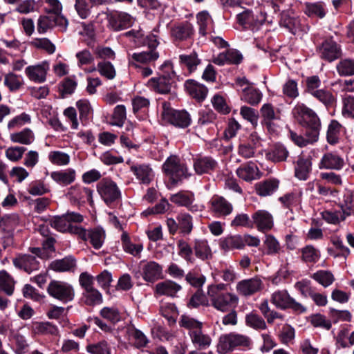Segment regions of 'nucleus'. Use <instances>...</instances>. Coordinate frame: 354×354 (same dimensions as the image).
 <instances>
[{
    "label": "nucleus",
    "mask_w": 354,
    "mask_h": 354,
    "mask_svg": "<svg viewBox=\"0 0 354 354\" xmlns=\"http://www.w3.org/2000/svg\"><path fill=\"white\" fill-rule=\"evenodd\" d=\"M121 245L126 253L134 257H140L143 250V245L142 243H133L126 232H123L121 235Z\"/></svg>",
    "instance_id": "nucleus-37"
},
{
    "label": "nucleus",
    "mask_w": 354,
    "mask_h": 354,
    "mask_svg": "<svg viewBox=\"0 0 354 354\" xmlns=\"http://www.w3.org/2000/svg\"><path fill=\"white\" fill-rule=\"evenodd\" d=\"M83 216L75 212H67L60 216H54L45 219L48 224L57 231L66 233L76 234V228H80V226L74 223H80L83 221Z\"/></svg>",
    "instance_id": "nucleus-3"
},
{
    "label": "nucleus",
    "mask_w": 354,
    "mask_h": 354,
    "mask_svg": "<svg viewBox=\"0 0 354 354\" xmlns=\"http://www.w3.org/2000/svg\"><path fill=\"white\" fill-rule=\"evenodd\" d=\"M301 261L306 264H315L321 258L320 250L313 245H306L299 250Z\"/></svg>",
    "instance_id": "nucleus-34"
},
{
    "label": "nucleus",
    "mask_w": 354,
    "mask_h": 354,
    "mask_svg": "<svg viewBox=\"0 0 354 354\" xmlns=\"http://www.w3.org/2000/svg\"><path fill=\"white\" fill-rule=\"evenodd\" d=\"M160 313L168 320L169 324H173L176 322L177 309L174 304H162L160 307Z\"/></svg>",
    "instance_id": "nucleus-58"
},
{
    "label": "nucleus",
    "mask_w": 354,
    "mask_h": 354,
    "mask_svg": "<svg viewBox=\"0 0 354 354\" xmlns=\"http://www.w3.org/2000/svg\"><path fill=\"white\" fill-rule=\"evenodd\" d=\"M219 245L225 252L240 250L244 248V241L241 235L228 236L221 239Z\"/></svg>",
    "instance_id": "nucleus-41"
},
{
    "label": "nucleus",
    "mask_w": 354,
    "mask_h": 354,
    "mask_svg": "<svg viewBox=\"0 0 354 354\" xmlns=\"http://www.w3.org/2000/svg\"><path fill=\"white\" fill-rule=\"evenodd\" d=\"M86 350L90 354H111V348L105 340L90 344L86 346Z\"/></svg>",
    "instance_id": "nucleus-63"
},
{
    "label": "nucleus",
    "mask_w": 354,
    "mask_h": 354,
    "mask_svg": "<svg viewBox=\"0 0 354 354\" xmlns=\"http://www.w3.org/2000/svg\"><path fill=\"white\" fill-rule=\"evenodd\" d=\"M252 228L254 227L261 232H267L271 230L274 226L272 215L266 210L259 209L252 215Z\"/></svg>",
    "instance_id": "nucleus-17"
},
{
    "label": "nucleus",
    "mask_w": 354,
    "mask_h": 354,
    "mask_svg": "<svg viewBox=\"0 0 354 354\" xmlns=\"http://www.w3.org/2000/svg\"><path fill=\"white\" fill-rule=\"evenodd\" d=\"M263 243L266 248V254L267 255H276L282 251L279 242L272 234L266 235Z\"/></svg>",
    "instance_id": "nucleus-55"
},
{
    "label": "nucleus",
    "mask_w": 354,
    "mask_h": 354,
    "mask_svg": "<svg viewBox=\"0 0 354 354\" xmlns=\"http://www.w3.org/2000/svg\"><path fill=\"white\" fill-rule=\"evenodd\" d=\"M194 255L202 261H207L212 258L210 246L205 239H195L193 241Z\"/></svg>",
    "instance_id": "nucleus-36"
},
{
    "label": "nucleus",
    "mask_w": 354,
    "mask_h": 354,
    "mask_svg": "<svg viewBox=\"0 0 354 354\" xmlns=\"http://www.w3.org/2000/svg\"><path fill=\"white\" fill-rule=\"evenodd\" d=\"M259 308L262 315L267 319L268 324H272L276 319H283V316L280 313L270 310L267 300L262 301Z\"/></svg>",
    "instance_id": "nucleus-62"
},
{
    "label": "nucleus",
    "mask_w": 354,
    "mask_h": 354,
    "mask_svg": "<svg viewBox=\"0 0 354 354\" xmlns=\"http://www.w3.org/2000/svg\"><path fill=\"white\" fill-rule=\"evenodd\" d=\"M15 282L5 270L0 272V289L6 295H11L14 291Z\"/></svg>",
    "instance_id": "nucleus-61"
},
{
    "label": "nucleus",
    "mask_w": 354,
    "mask_h": 354,
    "mask_svg": "<svg viewBox=\"0 0 354 354\" xmlns=\"http://www.w3.org/2000/svg\"><path fill=\"white\" fill-rule=\"evenodd\" d=\"M245 324L248 326L257 330L267 328L265 320L260 315L254 313L246 315Z\"/></svg>",
    "instance_id": "nucleus-54"
},
{
    "label": "nucleus",
    "mask_w": 354,
    "mask_h": 354,
    "mask_svg": "<svg viewBox=\"0 0 354 354\" xmlns=\"http://www.w3.org/2000/svg\"><path fill=\"white\" fill-rule=\"evenodd\" d=\"M336 70L341 77L354 75V59H342L336 65Z\"/></svg>",
    "instance_id": "nucleus-50"
},
{
    "label": "nucleus",
    "mask_w": 354,
    "mask_h": 354,
    "mask_svg": "<svg viewBox=\"0 0 354 354\" xmlns=\"http://www.w3.org/2000/svg\"><path fill=\"white\" fill-rule=\"evenodd\" d=\"M162 169L172 185L181 184L185 179L192 176L187 166L176 156L168 157L163 163Z\"/></svg>",
    "instance_id": "nucleus-2"
},
{
    "label": "nucleus",
    "mask_w": 354,
    "mask_h": 354,
    "mask_svg": "<svg viewBox=\"0 0 354 354\" xmlns=\"http://www.w3.org/2000/svg\"><path fill=\"white\" fill-rule=\"evenodd\" d=\"M130 171L141 184L149 185L155 177L153 169L149 164H133L130 166Z\"/></svg>",
    "instance_id": "nucleus-20"
},
{
    "label": "nucleus",
    "mask_w": 354,
    "mask_h": 354,
    "mask_svg": "<svg viewBox=\"0 0 354 354\" xmlns=\"http://www.w3.org/2000/svg\"><path fill=\"white\" fill-rule=\"evenodd\" d=\"M193 24L188 21L174 24L170 28L171 37L176 41H184L192 39L194 35Z\"/></svg>",
    "instance_id": "nucleus-15"
},
{
    "label": "nucleus",
    "mask_w": 354,
    "mask_h": 354,
    "mask_svg": "<svg viewBox=\"0 0 354 354\" xmlns=\"http://www.w3.org/2000/svg\"><path fill=\"white\" fill-rule=\"evenodd\" d=\"M97 190L104 202L109 207H115L121 201L122 194L115 182L109 178H103L97 184Z\"/></svg>",
    "instance_id": "nucleus-7"
},
{
    "label": "nucleus",
    "mask_w": 354,
    "mask_h": 354,
    "mask_svg": "<svg viewBox=\"0 0 354 354\" xmlns=\"http://www.w3.org/2000/svg\"><path fill=\"white\" fill-rule=\"evenodd\" d=\"M292 115L300 126L310 132L313 140L319 136L322 123L315 111L303 103H297L292 110Z\"/></svg>",
    "instance_id": "nucleus-1"
},
{
    "label": "nucleus",
    "mask_w": 354,
    "mask_h": 354,
    "mask_svg": "<svg viewBox=\"0 0 354 354\" xmlns=\"http://www.w3.org/2000/svg\"><path fill=\"white\" fill-rule=\"evenodd\" d=\"M311 278L325 288L330 286L335 281L333 274L326 270H317L311 275Z\"/></svg>",
    "instance_id": "nucleus-51"
},
{
    "label": "nucleus",
    "mask_w": 354,
    "mask_h": 354,
    "mask_svg": "<svg viewBox=\"0 0 354 354\" xmlns=\"http://www.w3.org/2000/svg\"><path fill=\"white\" fill-rule=\"evenodd\" d=\"M209 209L216 217H226L233 211V205L223 196L214 195L209 202Z\"/></svg>",
    "instance_id": "nucleus-16"
},
{
    "label": "nucleus",
    "mask_w": 354,
    "mask_h": 354,
    "mask_svg": "<svg viewBox=\"0 0 354 354\" xmlns=\"http://www.w3.org/2000/svg\"><path fill=\"white\" fill-rule=\"evenodd\" d=\"M345 165V162L337 152H328L323 155L319 167L320 169L330 170H341Z\"/></svg>",
    "instance_id": "nucleus-23"
},
{
    "label": "nucleus",
    "mask_w": 354,
    "mask_h": 354,
    "mask_svg": "<svg viewBox=\"0 0 354 354\" xmlns=\"http://www.w3.org/2000/svg\"><path fill=\"white\" fill-rule=\"evenodd\" d=\"M237 176L242 180L251 182L261 177V172L256 163L250 161L241 165L236 171Z\"/></svg>",
    "instance_id": "nucleus-28"
},
{
    "label": "nucleus",
    "mask_w": 354,
    "mask_h": 354,
    "mask_svg": "<svg viewBox=\"0 0 354 354\" xmlns=\"http://www.w3.org/2000/svg\"><path fill=\"white\" fill-rule=\"evenodd\" d=\"M50 178L59 185L67 186L73 183L76 179V171L73 168L52 171Z\"/></svg>",
    "instance_id": "nucleus-32"
},
{
    "label": "nucleus",
    "mask_w": 354,
    "mask_h": 354,
    "mask_svg": "<svg viewBox=\"0 0 354 354\" xmlns=\"http://www.w3.org/2000/svg\"><path fill=\"white\" fill-rule=\"evenodd\" d=\"M178 249V255L186 262L193 263L195 261L194 257V248L189 243L183 239H180L177 242Z\"/></svg>",
    "instance_id": "nucleus-48"
},
{
    "label": "nucleus",
    "mask_w": 354,
    "mask_h": 354,
    "mask_svg": "<svg viewBox=\"0 0 354 354\" xmlns=\"http://www.w3.org/2000/svg\"><path fill=\"white\" fill-rule=\"evenodd\" d=\"M208 297L212 306L217 310L223 313L234 309L239 304L238 296L229 292L209 295Z\"/></svg>",
    "instance_id": "nucleus-11"
},
{
    "label": "nucleus",
    "mask_w": 354,
    "mask_h": 354,
    "mask_svg": "<svg viewBox=\"0 0 354 354\" xmlns=\"http://www.w3.org/2000/svg\"><path fill=\"white\" fill-rule=\"evenodd\" d=\"M109 24L114 31H120L131 27L133 24V18L124 12L115 11L109 15Z\"/></svg>",
    "instance_id": "nucleus-18"
},
{
    "label": "nucleus",
    "mask_w": 354,
    "mask_h": 354,
    "mask_svg": "<svg viewBox=\"0 0 354 354\" xmlns=\"http://www.w3.org/2000/svg\"><path fill=\"white\" fill-rule=\"evenodd\" d=\"M263 94L258 88L248 86L243 89L241 99L252 106H256L260 103Z\"/></svg>",
    "instance_id": "nucleus-42"
},
{
    "label": "nucleus",
    "mask_w": 354,
    "mask_h": 354,
    "mask_svg": "<svg viewBox=\"0 0 354 354\" xmlns=\"http://www.w3.org/2000/svg\"><path fill=\"white\" fill-rule=\"evenodd\" d=\"M97 71L107 80H113L116 75L113 65L108 61H101L97 64Z\"/></svg>",
    "instance_id": "nucleus-64"
},
{
    "label": "nucleus",
    "mask_w": 354,
    "mask_h": 354,
    "mask_svg": "<svg viewBox=\"0 0 354 354\" xmlns=\"http://www.w3.org/2000/svg\"><path fill=\"white\" fill-rule=\"evenodd\" d=\"M69 199L74 203L91 202L93 190L88 187H84L79 185L71 186L66 194Z\"/></svg>",
    "instance_id": "nucleus-24"
},
{
    "label": "nucleus",
    "mask_w": 354,
    "mask_h": 354,
    "mask_svg": "<svg viewBox=\"0 0 354 354\" xmlns=\"http://www.w3.org/2000/svg\"><path fill=\"white\" fill-rule=\"evenodd\" d=\"M301 192H292L279 198V201L286 208L296 206L301 202Z\"/></svg>",
    "instance_id": "nucleus-56"
},
{
    "label": "nucleus",
    "mask_w": 354,
    "mask_h": 354,
    "mask_svg": "<svg viewBox=\"0 0 354 354\" xmlns=\"http://www.w3.org/2000/svg\"><path fill=\"white\" fill-rule=\"evenodd\" d=\"M48 157L52 164L58 166L67 165L70 162V156L61 151H52Z\"/></svg>",
    "instance_id": "nucleus-59"
},
{
    "label": "nucleus",
    "mask_w": 354,
    "mask_h": 354,
    "mask_svg": "<svg viewBox=\"0 0 354 354\" xmlns=\"http://www.w3.org/2000/svg\"><path fill=\"white\" fill-rule=\"evenodd\" d=\"M189 337L194 347L199 350L207 349L212 344L211 337L205 333L203 328L190 334Z\"/></svg>",
    "instance_id": "nucleus-40"
},
{
    "label": "nucleus",
    "mask_w": 354,
    "mask_h": 354,
    "mask_svg": "<svg viewBox=\"0 0 354 354\" xmlns=\"http://www.w3.org/2000/svg\"><path fill=\"white\" fill-rule=\"evenodd\" d=\"M316 52L321 59L330 63L339 59L342 55L341 45L332 37L325 39L318 44L316 46Z\"/></svg>",
    "instance_id": "nucleus-10"
},
{
    "label": "nucleus",
    "mask_w": 354,
    "mask_h": 354,
    "mask_svg": "<svg viewBox=\"0 0 354 354\" xmlns=\"http://www.w3.org/2000/svg\"><path fill=\"white\" fill-rule=\"evenodd\" d=\"M311 171V162L308 159L299 157L295 168V176L301 180H306L308 178Z\"/></svg>",
    "instance_id": "nucleus-45"
},
{
    "label": "nucleus",
    "mask_w": 354,
    "mask_h": 354,
    "mask_svg": "<svg viewBox=\"0 0 354 354\" xmlns=\"http://www.w3.org/2000/svg\"><path fill=\"white\" fill-rule=\"evenodd\" d=\"M75 267L76 260L72 256H68L62 259L55 260L50 264V268L51 270L59 272L73 271Z\"/></svg>",
    "instance_id": "nucleus-39"
},
{
    "label": "nucleus",
    "mask_w": 354,
    "mask_h": 354,
    "mask_svg": "<svg viewBox=\"0 0 354 354\" xmlns=\"http://www.w3.org/2000/svg\"><path fill=\"white\" fill-rule=\"evenodd\" d=\"M261 124L269 131L272 129L274 122L281 119V111L270 103H266L260 109Z\"/></svg>",
    "instance_id": "nucleus-22"
},
{
    "label": "nucleus",
    "mask_w": 354,
    "mask_h": 354,
    "mask_svg": "<svg viewBox=\"0 0 354 354\" xmlns=\"http://www.w3.org/2000/svg\"><path fill=\"white\" fill-rule=\"evenodd\" d=\"M75 230H76V234L79 238L88 241L95 250H99L102 247L106 239V233L102 227H95L86 230L80 227Z\"/></svg>",
    "instance_id": "nucleus-12"
},
{
    "label": "nucleus",
    "mask_w": 354,
    "mask_h": 354,
    "mask_svg": "<svg viewBox=\"0 0 354 354\" xmlns=\"http://www.w3.org/2000/svg\"><path fill=\"white\" fill-rule=\"evenodd\" d=\"M169 200L178 206L185 207L193 213L202 212L205 207L201 204H194V194L191 191H180L171 195Z\"/></svg>",
    "instance_id": "nucleus-13"
},
{
    "label": "nucleus",
    "mask_w": 354,
    "mask_h": 354,
    "mask_svg": "<svg viewBox=\"0 0 354 354\" xmlns=\"http://www.w3.org/2000/svg\"><path fill=\"white\" fill-rule=\"evenodd\" d=\"M263 283L258 277L240 281L236 284V291L241 295L250 296L261 289Z\"/></svg>",
    "instance_id": "nucleus-26"
},
{
    "label": "nucleus",
    "mask_w": 354,
    "mask_h": 354,
    "mask_svg": "<svg viewBox=\"0 0 354 354\" xmlns=\"http://www.w3.org/2000/svg\"><path fill=\"white\" fill-rule=\"evenodd\" d=\"M179 326L188 330L189 336L203 327V323L189 315H183L178 322Z\"/></svg>",
    "instance_id": "nucleus-46"
},
{
    "label": "nucleus",
    "mask_w": 354,
    "mask_h": 354,
    "mask_svg": "<svg viewBox=\"0 0 354 354\" xmlns=\"http://www.w3.org/2000/svg\"><path fill=\"white\" fill-rule=\"evenodd\" d=\"M271 302L279 309H290L297 314L305 313L307 310L306 306L291 297L286 290H277L272 293Z\"/></svg>",
    "instance_id": "nucleus-9"
},
{
    "label": "nucleus",
    "mask_w": 354,
    "mask_h": 354,
    "mask_svg": "<svg viewBox=\"0 0 354 354\" xmlns=\"http://www.w3.org/2000/svg\"><path fill=\"white\" fill-rule=\"evenodd\" d=\"M162 109V120L176 128L185 129L192 123L191 115L187 111L174 109L169 102H163Z\"/></svg>",
    "instance_id": "nucleus-6"
},
{
    "label": "nucleus",
    "mask_w": 354,
    "mask_h": 354,
    "mask_svg": "<svg viewBox=\"0 0 354 354\" xmlns=\"http://www.w3.org/2000/svg\"><path fill=\"white\" fill-rule=\"evenodd\" d=\"M177 221L178 222V229L180 233L188 235L193 230V218L192 216L186 212L180 213L176 217Z\"/></svg>",
    "instance_id": "nucleus-49"
},
{
    "label": "nucleus",
    "mask_w": 354,
    "mask_h": 354,
    "mask_svg": "<svg viewBox=\"0 0 354 354\" xmlns=\"http://www.w3.org/2000/svg\"><path fill=\"white\" fill-rule=\"evenodd\" d=\"M279 186V180L269 178L256 184V192L259 196L265 197L274 193L278 189Z\"/></svg>",
    "instance_id": "nucleus-38"
},
{
    "label": "nucleus",
    "mask_w": 354,
    "mask_h": 354,
    "mask_svg": "<svg viewBox=\"0 0 354 354\" xmlns=\"http://www.w3.org/2000/svg\"><path fill=\"white\" fill-rule=\"evenodd\" d=\"M343 126L336 120H331L326 131V140L332 145L339 142Z\"/></svg>",
    "instance_id": "nucleus-43"
},
{
    "label": "nucleus",
    "mask_w": 354,
    "mask_h": 354,
    "mask_svg": "<svg viewBox=\"0 0 354 354\" xmlns=\"http://www.w3.org/2000/svg\"><path fill=\"white\" fill-rule=\"evenodd\" d=\"M195 173L198 175L210 174L218 167L217 161L209 156L196 155L192 158Z\"/></svg>",
    "instance_id": "nucleus-14"
},
{
    "label": "nucleus",
    "mask_w": 354,
    "mask_h": 354,
    "mask_svg": "<svg viewBox=\"0 0 354 354\" xmlns=\"http://www.w3.org/2000/svg\"><path fill=\"white\" fill-rule=\"evenodd\" d=\"M46 290L49 296L63 304L72 301L75 295L73 286L64 281L51 280Z\"/></svg>",
    "instance_id": "nucleus-8"
},
{
    "label": "nucleus",
    "mask_w": 354,
    "mask_h": 354,
    "mask_svg": "<svg viewBox=\"0 0 354 354\" xmlns=\"http://www.w3.org/2000/svg\"><path fill=\"white\" fill-rule=\"evenodd\" d=\"M162 267L157 262L151 261L142 268V277L145 281L154 282L162 277Z\"/></svg>",
    "instance_id": "nucleus-31"
},
{
    "label": "nucleus",
    "mask_w": 354,
    "mask_h": 354,
    "mask_svg": "<svg viewBox=\"0 0 354 354\" xmlns=\"http://www.w3.org/2000/svg\"><path fill=\"white\" fill-rule=\"evenodd\" d=\"M342 115L345 118L354 120V95H344L342 97Z\"/></svg>",
    "instance_id": "nucleus-53"
},
{
    "label": "nucleus",
    "mask_w": 354,
    "mask_h": 354,
    "mask_svg": "<svg viewBox=\"0 0 354 354\" xmlns=\"http://www.w3.org/2000/svg\"><path fill=\"white\" fill-rule=\"evenodd\" d=\"M304 13L309 17H319L322 19L326 14L325 4L322 1L306 2L304 8Z\"/></svg>",
    "instance_id": "nucleus-44"
},
{
    "label": "nucleus",
    "mask_w": 354,
    "mask_h": 354,
    "mask_svg": "<svg viewBox=\"0 0 354 354\" xmlns=\"http://www.w3.org/2000/svg\"><path fill=\"white\" fill-rule=\"evenodd\" d=\"M179 62L181 66L186 67L189 73L196 70L201 61L198 57L196 52L193 51L190 54H183L179 56Z\"/></svg>",
    "instance_id": "nucleus-47"
},
{
    "label": "nucleus",
    "mask_w": 354,
    "mask_h": 354,
    "mask_svg": "<svg viewBox=\"0 0 354 354\" xmlns=\"http://www.w3.org/2000/svg\"><path fill=\"white\" fill-rule=\"evenodd\" d=\"M243 60V56L239 51L234 49L227 50L221 53L213 59V62L218 66L227 64H239Z\"/></svg>",
    "instance_id": "nucleus-30"
},
{
    "label": "nucleus",
    "mask_w": 354,
    "mask_h": 354,
    "mask_svg": "<svg viewBox=\"0 0 354 354\" xmlns=\"http://www.w3.org/2000/svg\"><path fill=\"white\" fill-rule=\"evenodd\" d=\"M84 303L91 306L101 304L103 301L102 294L94 287L88 288L83 292Z\"/></svg>",
    "instance_id": "nucleus-52"
},
{
    "label": "nucleus",
    "mask_w": 354,
    "mask_h": 354,
    "mask_svg": "<svg viewBox=\"0 0 354 354\" xmlns=\"http://www.w3.org/2000/svg\"><path fill=\"white\" fill-rule=\"evenodd\" d=\"M266 156L268 160L272 162H282L286 161L289 156V151L284 145L277 142L270 147Z\"/></svg>",
    "instance_id": "nucleus-29"
},
{
    "label": "nucleus",
    "mask_w": 354,
    "mask_h": 354,
    "mask_svg": "<svg viewBox=\"0 0 354 354\" xmlns=\"http://www.w3.org/2000/svg\"><path fill=\"white\" fill-rule=\"evenodd\" d=\"M185 87L189 94L198 102L203 101L207 97V88L194 80H187L185 83Z\"/></svg>",
    "instance_id": "nucleus-35"
},
{
    "label": "nucleus",
    "mask_w": 354,
    "mask_h": 354,
    "mask_svg": "<svg viewBox=\"0 0 354 354\" xmlns=\"http://www.w3.org/2000/svg\"><path fill=\"white\" fill-rule=\"evenodd\" d=\"M148 47L149 50L133 53L129 61V65L138 67L139 64H149L156 61L159 57V53L156 50L157 47Z\"/></svg>",
    "instance_id": "nucleus-21"
},
{
    "label": "nucleus",
    "mask_w": 354,
    "mask_h": 354,
    "mask_svg": "<svg viewBox=\"0 0 354 354\" xmlns=\"http://www.w3.org/2000/svg\"><path fill=\"white\" fill-rule=\"evenodd\" d=\"M290 137L292 142L300 147H306L310 144H313L319 139V135H317L315 140H313V138H311V135H310V132L308 131H305V137L299 135L294 131H290Z\"/></svg>",
    "instance_id": "nucleus-57"
},
{
    "label": "nucleus",
    "mask_w": 354,
    "mask_h": 354,
    "mask_svg": "<svg viewBox=\"0 0 354 354\" xmlns=\"http://www.w3.org/2000/svg\"><path fill=\"white\" fill-rule=\"evenodd\" d=\"M161 74L158 77L148 80L147 86L156 92L165 94L170 92L176 76L171 62H165L160 67Z\"/></svg>",
    "instance_id": "nucleus-4"
},
{
    "label": "nucleus",
    "mask_w": 354,
    "mask_h": 354,
    "mask_svg": "<svg viewBox=\"0 0 354 354\" xmlns=\"http://www.w3.org/2000/svg\"><path fill=\"white\" fill-rule=\"evenodd\" d=\"M100 315L113 324H115L121 320L120 313L115 307H104L100 310Z\"/></svg>",
    "instance_id": "nucleus-60"
},
{
    "label": "nucleus",
    "mask_w": 354,
    "mask_h": 354,
    "mask_svg": "<svg viewBox=\"0 0 354 354\" xmlns=\"http://www.w3.org/2000/svg\"><path fill=\"white\" fill-rule=\"evenodd\" d=\"M182 287L174 281L166 280L158 283L155 286V293L158 295H165L174 297Z\"/></svg>",
    "instance_id": "nucleus-33"
},
{
    "label": "nucleus",
    "mask_w": 354,
    "mask_h": 354,
    "mask_svg": "<svg viewBox=\"0 0 354 354\" xmlns=\"http://www.w3.org/2000/svg\"><path fill=\"white\" fill-rule=\"evenodd\" d=\"M252 344V341L248 336L230 333L220 337L217 345V352L220 354H225L236 348L250 349Z\"/></svg>",
    "instance_id": "nucleus-5"
},
{
    "label": "nucleus",
    "mask_w": 354,
    "mask_h": 354,
    "mask_svg": "<svg viewBox=\"0 0 354 354\" xmlns=\"http://www.w3.org/2000/svg\"><path fill=\"white\" fill-rule=\"evenodd\" d=\"M48 70V63L47 62H42L39 64L28 66L25 70V73L30 80L37 83H42L46 80Z\"/></svg>",
    "instance_id": "nucleus-25"
},
{
    "label": "nucleus",
    "mask_w": 354,
    "mask_h": 354,
    "mask_svg": "<svg viewBox=\"0 0 354 354\" xmlns=\"http://www.w3.org/2000/svg\"><path fill=\"white\" fill-rule=\"evenodd\" d=\"M281 27L286 28L292 35L299 32H306L309 27H302L300 19L297 17L290 16L288 13H283L279 21Z\"/></svg>",
    "instance_id": "nucleus-27"
},
{
    "label": "nucleus",
    "mask_w": 354,
    "mask_h": 354,
    "mask_svg": "<svg viewBox=\"0 0 354 354\" xmlns=\"http://www.w3.org/2000/svg\"><path fill=\"white\" fill-rule=\"evenodd\" d=\"M128 37H131L133 41L137 46H147L151 47H157L159 45L158 35L153 32L145 36L143 31L139 30H131L124 33Z\"/></svg>",
    "instance_id": "nucleus-19"
}]
</instances>
